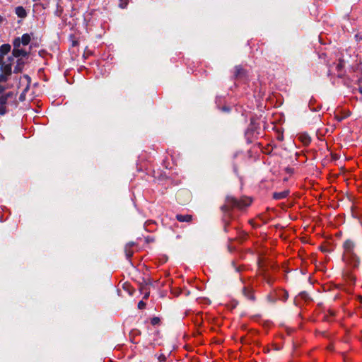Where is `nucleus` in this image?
I'll list each match as a JSON object with an SVG mask.
<instances>
[{"instance_id": "f257e3e1", "label": "nucleus", "mask_w": 362, "mask_h": 362, "mask_svg": "<svg viewBox=\"0 0 362 362\" xmlns=\"http://www.w3.org/2000/svg\"><path fill=\"white\" fill-rule=\"evenodd\" d=\"M343 260L352 267H356L359 264V258L355 243L352 240H346L343 244Z\"/></svg>"}, {"instance_id": "f03ea898", "label": "nucleus", "mask_w": 362, "mask_h": 362, "mask_svg": "<svg viewBox=\"0 0 362 362\" xmlns=\"http://www.w3.org/2000/svg\"><path fill=\"white\" fill-rule=\"evenodd\" d=\"M251 202L252 200L249 197H243L240 199H237L233 197L228 196L226 199L225 204L221 207V209L224 213H229V211L234 208L243 209L250 205Z\"/></svg>"}, {"instance_id": "7ed1b4c3", "label": "nucleus", "mask_w": 362, "mask_h": 362, "mask_svg": "<svg viewBox=\"0 0 362 362\" xmlns=\"http://www.w3.org/2000/svg\"><path fill=\"white\" fill-rule=\"evenodd\" d=\"M16 94L10 91L0 95V115H4L8 112L9 106H17Z\"/></svg>"}, {"instance_id": "20e7f679", "label": "nucleus", "mask_w": 362, "mask_h": 362, "mask_svg": "<svg viewBox=\"0 0 362 362\" xmlns=\"http://www.w3.org/2000/svg\"><path fill=\"white\" fill-rule=\"evenodd\" d=\"M1 58L2 56H0V84L6 83L8 81V77L11 74L12 65L13 63V58L11 57H8V62H2Z\"/></svg>"}, {"instance_id": "39448f33", "label": "nucleus", "mask_w": 362, "mask_h": 362, "mask_svg": "<svg viewBox=\"0 0 362 362\" xmlns=\"http://www.w3.org/2000/svg\"><path fill=\"white\" fill-rule=\"evenodd\" d=\"M21 40L19 38H17L14 40L13 45H14V49L13 50V55L12 57L13 59L14 57H18L21 56L25 57L27 55V52L21 49H19L18 47L20 46Z\"/></svg>"}, {"instance_id": "423d86ee", "label": "nucleus", "mask_w": 362, "mask_h": 362, "mask_svg": "<svg viewBox=\"0 0 362 362\" xmlns=\"http://www.w3.org/2000/svg\"><path fill=\"white\" fill-rule=\"evenodd\" d=\"M11 49V46L8 44L3 45L0 47V56H2V62H8V57L5 59V55L7 54ZM10 56H8L9 57Z\"/></svg>"}, {"instance_id": "0eeeda50", "label": "nucleus", "mask_w": 362, "mask_h": 362, "mask_svg": "<svg viewBox=\"0 0 362 362\" xmlns=\"http://www.w3.org/2000/svg\"><path fill=\"white\" fill-rule=\"evenodd\" d=\"M134 245V243H129L126 245L125 246V255L127 259L131 258V257L133 255L134 251L132 250V247Z\"/></svg>"}, {"instance_id": "6e6552de", "label": "nucleus", "mask_w": 362, "mask_h": 362, "mask_svg": "<svg viewBox=\"0 0 362 362\" xmlns=\"http://www.w3.org/2000/svg\"><path fill=\"white\" fill-rule=\"evenodd\" d=\"M16 14L21 18H24L27 16V12L23 6H18L16 8Z\"/></svg>"}, {"instance_id": "1a4fd4ad", "label": "nucleus", "mask_w": 362, "mask_h": 362, "mask_svg": "<svg viewBox=\"0 0 362 362\" xmlns=\"http://www.w3.org/2000/svg\"><path fill=\"white\" fill-rule=\"evenodd\" d=\"M176 218L180 222H189L192 220V216L178 214L176 216Z\"/></svg>"}, {"instance_id": "9d476101", "label": "nucleus", "mask_w": 362, "mask_h": 362, "mask_svg": "<svg viewBox=\"0 0 362 362\" xmlns=\"http://www.w3.org/2000/svg\"><path fill=\"white\" fill-rule=\"evenodd\" d=\"M288 192L287 191H284L281 192H275L273 194V197L275 199H282L287 197Z\"/></svg>"}, {"instance_id": "9b49d317", "label": "nucleus", "mask_w": 362, "mask_h": 362, "mask_svg": "<svg viewBox=\"0 0 362 362\" xmlns=\"http://www.w3.org/2000/svg\"><path fill=\"white\" fill-rule=\"evenodd\" d=\"M30 41V36L28 35V34H24L23 35L22 37H21V42L23 45H27L29 44Z\"/></svg>"}, {"instance_id": "f8f14e48", "label": "nucleus", "mask_w": 362, "mask_h": 362, "mask_svg": "<svg viewBox=\"0 0 362 362\" xmlns=\"http://www.w3.org/2000/svg\"><path fill=\"white\" fill-rule=\"evenodd\" d=\"M243 293L244 295L249 299H253V296L250 291H249L247 288H243Z\"/></svg>"}, {"instance_id": "ddd939ff", "label": "nucleus", "mask_w": 362, "mask_h": 362, "mask_svg": "<svg viewBox=\"0 0 362 362\" xmlns=\"http://www.w3.org/2000/svg\"><path fill=\"white\" fill-rule=\"evenodd\" d=\"M344 66V62L343 60H340L339 63L337 64V69L339 72L341 71L343 67Z\"/></svg>"}, {"instance_id": "4468645a", "label": "nucleus", "mask_w": 362, "mask_h": 362, "mask_svg": "<svg viewBox=\"0 0 362 362\" xmlns=\"http://www.w3.org/2000/svg\"><path fill=\"white\" fill-rule=\"evenodd\" d=\"M8 88L7 86H3L2 83L0 84V95H4V92Z\"/></svg>"}, {"instance_id": "2eb2a0df", "label": "nucleus", "mask_w": 362, "mask_h": 362, "mask_svg": "<svg viewBox=\"0 0 362 362\" xmlns=\"http://www.w3.org/2000/svg\"><path fill=\"white\" fill-rule=\"evenodd\" d=\"M120 1V3H119V6L122 8H125L127 5V0H119Z\"/></svg>"}, {"instance_id": "dca6fc26", "label": "nucleus", "mask_w": 362, "mask_h": 362, "mask_svg": "<svg viewBox=\"0 0 362 362\" xmlns=\"http://www.w3.org/2000/svg\"><path fill=\"white\" fill-rule=\"evenodd\" d=\"M21 80H25L27 81L28 84H27L26 88H25V90H27V89L28 88L29 77L28 76L25 75L22 78H21Z\"/></svg>"}, {"instance_id": "f3484780", "label": "nucleus", "mask_w": 362, "mask_h": 362, "mask_svg": "<svg viewBox=\"0 0 362 362\" xmlns=\"http://www.w3.org/2000/svg\"><path fill=\"white\" fill-rule=\"evenodd\" d=\"M145 305H146V303H144L143 301H140V302L138 303V308H139V309H143V308H144Z\"/></svg>"}, {"instance_id": "a211bd4d", "label": "nucleus", "mask_w": 362, "mask_h": 362, "mask_svg": "<svg viewBox=\"0 0 362 362\" xmlns=\"http://www.w3.org/2000/svg\"><path fill=\"white\" fill-rule=\"evenodd\" d=\"M158 361H159L160 362L165 361V355L161 354V355H160V356H158Z\"/></svg>"}, {"instance_id": "6ab92c4d", "label": "nucleus", "mask_w": 362, "mask_h": 362, "mask_svg": "<svg viewBox=\"0 0 362 362\" xmlns=\"http://www.w3.org/2000/svg\"><path fill=\"white\" fill-rule=\"evenodd\" d=\"M241 71H242V69L237 66L235 68V76H239L240 74Z\"/></svg>"}, {"instance_id": "aec40b11", "label": "nucleus", "mask_w": 362, "mask_h": 362, "mask_svg": "<svg viewBox=\"0 0 362 362\" xmlns=\"http://www.w3.org/2000/svg\"><path fill=\"white\" fill-rule=\"evenodd\" d=\"M310 142V139L308 136L305 137V144H308Z\"/></svg>"}, {"instance_id": "412c9836", "label": "nucleus", "mask_w": 362, "mask_h": 362, "mask_svg": "<svg viewBox=\"0 0 362 362\" xmlns=\"http://www.w3.org/2000/svg\"><path fill=\"white\" fill-rule=\"evenodd\" d=\"M158 320H158V318L155 317V318H153V319L152 320V323H153V325H156V324L158 322Z\"/></svg>"}, {"instance_id": "4be33fe9", "label": "nucleus", "mask_w": 362, "mask_h": 362, "mask_svg": "<svg viewBox=\"0 0 362 362\" xmlns=\"http://www.w3.org/2000/svg\"><path fill=\"white\" fill-rule=\"evenodd\" d=\"M350 279H351V281H354V277L353 276H350Z\"/></svg>"}, {"instance_id": "5701e85b", "label": "nucleus", "mask_w": 362, "mask_h": 362, "mask_svg": "<svg viewBox=\"0 0 362 362\" xmlns=\"http://www.w3.org/2000/svg\"><path fill=\"white\" fill-rule=\"evenodd\" d=\"M285 294H286V297H285V300H286L288 297V294L287 293H285Z\"/></svg>"}, {"instance_id": "b1692460", "label": "nucleus", "mask_w": 362, "mask_h": 362, "mask_svg": "<svg viewBox=\"0 0 362 362\" xmlns=\"http://www.w3.org/2000/svg\"><path fill=\"white\" fill-rule=\"evenodd\" d=\"M2 21V18L1 16H0V22Z\"/></svg>"}, {"instance_id": "393cba45", "label": "nucleus", "mask_w": 362, "mask_h": 362, "mask_svg": "<svg viewBox=\"0 0 362 362\" xmlns=\"http://www.w3.org/2000/svg\"><path fill=\"white\" fill-rule=\"evenodd\" d=\"M360 92L362 93V88H360Z\"/></svg>"}]
</instances>
